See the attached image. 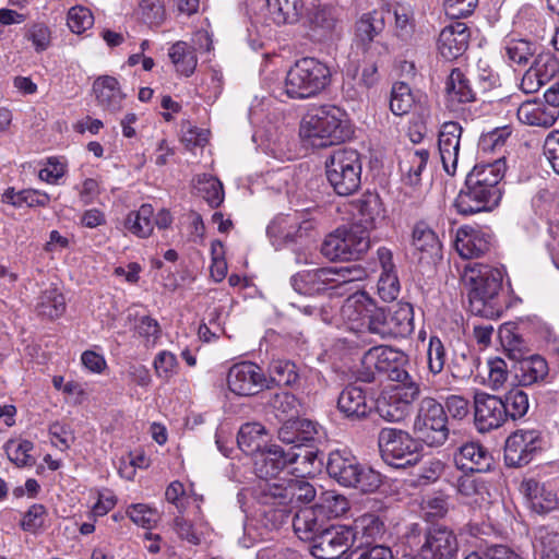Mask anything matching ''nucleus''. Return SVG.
<instances>
[{
    "label": "nucleus",
    "mask_w": 559,
    "mask_h": 559,
    "mask_svg": "<svg viewBox=\"0 0 559 559\" xmlns=\"http://www.w3.org/2000/svg\"><path fill=\"white\" fill-rule=\"evenodd\" d=\"M292 473H296L300 477L314 474L320 471L322 461L318 456V452L311 448L298 447L297 450L289 449Z\"/></svg>",
    "instance_id": "c9c22d12"
},
{
    "label": "nucleus",
    "mask_w": 559,
    "mask_h": 559,
    "mask_svg": "<svg viewBox=\"0 0 559 559\" xmlns=\"http://www.w3.org/2000/svg\"><path fill=\"white\" fill-rule=\"evenodd\" d=\"M377 71L378 69L376 64H367L362 69L361 75L356 84H353L350 81L344 82L343 92L352 99L360 97L367 90L377 83Z\"/></svg>",
    "instance_id": "3c124183"
},
{
    "label": "nucleus",
    "mask_w": 559,
    "mask_h": 559,
    "mask_svg": "<svg viewBox=\"0 0 559 559\" xmlns=\"http://www.w3.org/2000/svg\"><path fill=\"white\" fill-rule=\"evenodd\" d=\"M271 19L277 25L296 23L302 11V0H266Z\"/></svg>",
    "instance_id": "e433bc0d"
},
{
    "label": "nucleus",
    "mask_w": 559,
    "mask_h": 559,
    "mask_svg": "<svg viewBox=\"0 0 559 559\" xmlns=\"http://www.w3.org/2000/svg\"><path fill=\"white\" fill-rule=\"evenodd\" d=\"M445 91L447 104L452 111L464 112L466 110L464 106L476 100L471 81L459 68L452 69L445 83Z\"/></svg>",
    "instance_id": "b1692460"
},
{
    "label": "nucleus",
    "mask_w": 559,
    "mask_h": 559,
    "mask_svg": "<svg viewBox=\"0 0 559 559\" xmlns=\"http://www.w3.org/2000/svg\"><path fill=\"white\" fill-rule=\"evenodd\" d=\"M474 420L479 432L500 428L507 421L501 397L477 393L474 397Z\"/></svg>",
    "instance_id": "a211bd4d"
},
{
    "label": "nucleus",
    "mask_w": 559,
    "mask_h": 559,
    "mask_svg": "<svg viewBox=\"0 0 559 559\" xmlns=\"http://www.w3.org/2000/svg\"><path fill=\"white\" fill-rule=\"evenodd\" d=\"M454 463L464 472L486 473L495 464L491 453L478 442H467L454 453Z\"/></svg>",
    "instance_id": "4be33fe9"
},
{
    "label": "nucleus",
    "mask_w": 559,
    "mask_h": 559,
    "mask_svg": "<svg viewBox=\"0 0 559 559\" xmlns=\"http://www.w3.org/2000/svg\"><path fill=\"white\" fill-rule=\"evenodd\" d=\"M362 163L357 150L342 147L333 151L325 160V175L338 195L355 193L361 185Z\"/></svg>",
    "instance_id": "0eeeda50"
},
{
    "label": "nucleus",
    "mask_w": 559,
    "mask_h": 559,
    "mask_svg": "<svg viewBox=\"0 0 559 559\" xmlns=\"http://www.w3.org/2000/svg\"><path fill=\"white\" fill-rule=\"evenodd\" d=\"M38 313L49 319L61 317L66 311V300L56 288L44 290L37 304Z\"/></svg>",
    "instance_id": "a18cd8bd"
},
{
    "label": "nucleus",
    "mask_w": 559,
    "mask_h": 559,
    "mask_svg": "<svg viewBox=\"0 0 559 559\" xmlns=\"http://www.w3.org/2000/svg\"><path fill=\"white\" fill-rule=\"evenodd\" d=\"M345 312L350 319L359 320L362 328L381 340L405 338L415 329L414 309L408 302L381 308L369 299H357L347 302Z\"/></svg>",
    "instance_id": "f03ea898"
},
{
    "label": "nucleus",
    "mask_w": 559,
    "mask_h": 559,
    "mask_svg": "<svg viewBox=\"0 0 559 559\" xmlns=\"http://www.w3.org/2000/svg\"><path fill=\"white\" fill-rule=\"evenodd\" d=\"M429 151L425 148L409 150L400 162V170L406 185L416 187L421 181V171L426 168Z\"/></svg>",
    "instance_id": "f704fd0d"
},
{
    "label": "nucleus",
    "mask_w": 559,
    "mask_h": 559,
    "mask_svg": "<svg viewBox=\"0 0 559 559\" xmlns=\"http://www.w3.org/2000/svg\"><path fill=\"white\" fill-rule=\"evenodd\" d=\"M418 384L392 385L381 392L376 401V412L390 423L404 420L412 412L413 403L418 399Z\"/></svg>",
    "instance_id": "2eb2a0df"
},
{
    "label": "nucleus",
    "mask_w": 559,
    "mask_h": 559,
    "mask_svg": "<svg viewBox=\"0 0 559 559\" xmlns=\"http://www.w3.org/2000/svg\"><path fill=\"white\" fill-rule=\"evenodd\" d=\"M266 442L265 428L259 423L243 424L238 431V447L247 455L254 456L267 447Z\"/></svg>",
    "instance_id": "72a5a7b5"
},
{
    "label": "nucleus",
    "mask_w": 559,
    "mask_h": 559,
    "mask_svg": "<svg viewBox=\"0 0 559 559\" xmlns=\"http://www.w3.org/2000/svg\"><path fill=\"white\" fill-rule=\"evenodd\" d=\"M34 449L33 442L28 440L9 441L5 445V452L11 462L19 467L33 466L35 459L31 454Z\"/></svg>",
    "instance_id": "864d4df0"
},
{
    "label": "nucleus",
    "mask_w": 559,
    "mask_h": 559,
    "mask_svg": "<svg viewBox=\"0 0 559 559\" xmlns=\"http://www.w3.org/2000/svg\"><path fill=\"white\" fill-rule=\"evenodd\" d=\"M93 91L98 105L110 114L121 110L126 95L121 92L118 80L110 75L97 78L93 83Z\"/></svg>",
    "instance_id": "bb28decb"
},
{
    "label": "nucleus",
    "mask_w": 559,
    "mask_h": 559,
    "mask_svg": "<svg viewBox=\"0 0 559 559\" xmlns=\"http://www.w3.org/2000/svg\"><path fill=\"white\" fill-rule=\"evenodd\" d=\"M270 405L280 420H293L299 414V401L290 392L275 393L270 400Z\"/></svg>",
    "instance_id": "de8ad7c7"
},
{
    "label": "nucleus",
    "mask_w": 559,
    "mask_h": 559,
    "mask_svg": "<svg viewBox=\"0 0 559 559\" xmlns=\"http://www.w3.org/2000/svg\"><path fill=\"white\" fill-rule=\"evenodd\" d=\"M414 104L409 86L404 82H397L392 86L390 109L396 116H403L409 112Z\"/></svg>",
    "instance_id": "603ef678"
},
{
    "label": "nucleus",
    "mask_w": 559,
    "mask_h": 559,
    "mask_svg": "<svg viewBox=\"0 0 559 559\" xmlns=\"http://www.w3.org/2000/svg\"><path fill=\"white\" fill-rule=\"evenodd\" d=\"M504 57L510 66H526L537 52V45L523 38H508L503 45Z\"/></svg>",
    "instance_id": "ea45409f"
},
{
    "label": "nucleus",
    "mask_w": 559,
    "mask_h": 559,
    "mask_svg": "<svg viewBox=\"0 0 559 559\" xmlns=\"http://www.w3.org/2000/svg\"><path fill=\"white\" fill-rule=\"evenodd\" d=\"M270 379L277 385L293 386L299 379V373L295 362L286 359L272 360L269 366Z\"/></svg>",
    "instance_id": "c03bdc74"
},
{
    "label": "nucleus",
    "mask_w": 559,
    "mask_h": 559,
    "mask_svg": "<svg viewBox=\"0 0 559 559\" xmlns=\"http://www.w3.org/2000/svg\"><path fill=\"white\" fill-rule=\"evenodd\" d=\"M548 364L539 355L519 360L514 366L515 378L522 386H528L543 381L548 374Z\"/></svg>",
    "instance_id": "2f4dec72"
},
{
    "label": "nucleus",
    "mask_w": 559,
    "mask_h": 559,
    "mask_svg": "<svg viewBox=\"0 0 559 559\" xmlns=\"http://www.w3.org/2000/svg\"><path fill=\"white\" fill-rule=\"evenodd\" d=\"M423 538L421 543L420 532L416 527H412L407 534L408 543L419 546L425 556L432 559H457V538L447 526H428Z\"/></svg>",
    "instance_id": "4468645a"
},
{
    "label": "nucleus",
    "mask_w": 559,
    "mask_h": 559,
    "mask_svg": "<svg viewBox=\"0 0 559 559\" xmlns=\"http://www.w3.org/2000/svg\"><path fill=\"white\" fill-rule=\"evenodd\" d=\"M353 206L359 216L358 222L369 233L377 225L379 219L383 218V209L380 197L374 192H366L353 202Z\"/></svg>",
    "instance_id": "7c9ffc66"
},
{
    "label": "nucleus",
    "mask_w": 559,
    "mask_h": 559,
    "mask_svg": "<svg viewBox=\"0 0 559 559\" xmlns=\"http://www.w3.org/2000/svg\"><path fill=\"white\" fill-rule=\"evenodd\" d=\"M333 276L332 267L305 270L293 275L290 284L298 294L314 296L335 289Z\"/></svg>",
    "instance_id": "aec40b11"
},
{
    "label": "nucleus",
    "mask_w": 559,
    "mask_h": 559,
    "mask_svg": "<svg viewBox=\"0 0 559 559\" xmlns=\"http://www.w3.org/2000/svg\"><path fill=\"white\" fill-rule=\"evenodd\" d=\"M531 68H533L534 71H536L538 76L546 84L558 72L559 63L550 52H540V53L536 52L535 59H534Z\"/></svg>",
    "instance_id": "4d7b16f0"
},
{
    "label": "nucleus",
    "mask_w": 559,
    "mask_h": 559,
    "mask_svg": "<svg viewBox=\"0 0 559 559\" xmlns=\"http://www.w3.org/2000/svg\"><path fill=\"white\" fill-rule=\"evenodd\" d=\"M469 29L463 22L455 21L445 26L438 39L440 55L447 60H454L463 55L468 46Z\"/></svg>",
    "instance_id": "5701e85b"
},
{
    "label": "nucleus",
    "mask_w": 559,
    "mask_h": 559,
    "mask_svg": "<svg viewBox=\"0 0 559 559\" xmlns=\"http://www.w3.org/2000/svg\"><path fill=\"white\" fill-rule=\"evenodd\" d=\"M507 420L522 418L528 411V395L521 389H513L501 397Z\"/></svg>",
    "instance_id": "8fccbe9b"
},
{
    "label": "nucleus",
    "mask_w": 559,
    "mask_h": 559,
    "mask_svg": "<svg viewBox=\"0 0 559 559\" xmlns=\"http://www.w3.org/2000/svg\"><path fill=\"white\" fill-rule=\"evenodd\" d=\"M377 286L383 301L391 302L399 297L401 285L397 274H380Z\"/></svg>",
    "instance_id": "e2e57ef3"
},
{
    "label": "nucleus",
    "mask_w": 559,
    "mask_h": 559,
    "mask_svg": "<svg viewBox=\"0 0 559 559\" xmlns=\"http://www.w3.org/2000/svg\"><path fill=\"white\" fill-rule=\"evenodd\" d=\"M412 245L417 251L430 255L437 254L440 250V241L437 235L425 223L415 225L412 234Z\"/></svg>",
    "instance_id": "49530a36"
},
{
    "label": "nucleus",
    "mask_w": 559,
    "mask_h": 559,
    "mask_svg": "<svg viewBox=\"0 0 559 559\" xmlns=\"http://www.w3.org/2000/svg\"><path fill=\"white\" fill-rule=\"evenodd\" d=\"M337 408L346 418L360 420L370 414L372 406L367 403L361 388L347 385L338 396Z\"/></svg>",
    "instance_id": "cd10ccee"
},
{
    "label": "nucleus",
    "mask_w": 559,
    "mask_h": 559,
    "mask_svg": "<svg viewBox=\"0 0 559 559\" xmlns=\"http://www.w3.org/2000/svg\"><path fill=\"white\" fill-rule=\"evenodd\" d=\"M401 358V352L390 346H374L368 349L362 358V362L368 367H373L379 373H386Z\"/></svg>",
    "instance_id": "4c0bfd02"
},
{
    "label": "nucleus",
    "mask_w": 559,
    "mask_h": 559,
    "mask_svg": "<svg viewBox=\"0 0 559 559\" xmlns=\"http://www.w3.org/2000/svg\"><path fill=\"white\" fill-rule=\"evenodd\" d=\"M331 82L330 68L320 60L306 57L297 60L286 74L285 94L293 99L319 95Z\"/></svg>",
    "instance_id": "39448f33"
},
{
    "label": "nucleus",
    "mask_w": 559,
    "mask_h": 559,
    "mask_svg": "<svg viewBox=\"0 0 559 559\" xmlns=\"http://www.w3.org/2000/svg\"><path fill=\"white\" fill-rule=\"evenodd\" d=\"M518 118L524 124L550 128L559 118V109L548 108L543 103L524 102L518 109Z\"/></svg>",
    "instance_id": "c756f323"
},
{
    "label": "nucleus",
    "mask_w": 559,
    "mask_h": 559,
    "mask_svg": "<svg viewBox=\"0 0 559 559\" xmlns=\"http://www.w3.org/2000/svg\"><path fill=\"white\" fill-rule=\"evenodd\" d=\"M427 358L428 368L432 373L438 374L443 370L447 360V354L444 345L438 336H431L429 338Z\"/></svg>",
    "instance_id": "13d9d810"
},
{
    "label": "nucleus",
    "mask_w": 559,
    "mask_h": 559,
    "mask_svg": "<svg viewBox=\"0 0 559 559\" xmlns=\"http://www.w3.org/2000/svg\"><path fill=\"white\" fill-rule=\"evenodd\" d=\"M449 512V498L442 495L424 499L418 511L420 519L431 524L447 520Z\"/></svg>",
    "instance_id": "79ce46f5"
},
{
    "label": "nucleus",
    "mask_w": 559,
    "mask_h": 559,
    "mask_svg": "<svg viewBox=\"0 0 559 559\" xmlns=\"http://www.w3.org/2000/svg\"><path fill=\"white\" fill-rule=\"evenodd\" d=\"M370 248V233L361 224L340 227L325 237L321 253L329 260H358Z\"/></svg>",
    "instance_id": "9d476101"
},
{
    "label": "nucleus",
    "mask_w": 559,
    "mask_h": 559,
    "mask_svg": "<svg viewBox=\"0 0 559 559\" xmlns=\"http://www.w3.org/2000/svg\"><path fill=\"white\" fill-rule=\"evenodd\" d=\"M449 419L444 406L433 397L420 400L413 423V433L427 447H442L449 439Z\"/></svg>",
    "instance_id": "6e6552de"
},
{
    "label": "nucleus",
    "mask_w": 559,
    "mask_h": 559,
    "mask_svg": "<svg viewBox=\"0 0 559 559\" xmlns=\"http://www.w3.org/2000/svg\"><path fill=\"white\" fill-rule=\"evenodd\" d=\"M177 367L176 356L167 350L160 352L154 359V368L159 378L169 379Z\"/></svg>",
    "instance_id": "69168bd1"
},
{
    "label": "nucleus",
    "mask_w": 559,
    "mask_h": 559,
    "mask_svg": "<svg viewBox=\"0 0 559 559\" xmlns=\"http://www.w3.org/2000/svg\"><path fill=\"white\" fill-rule=\"evenodd\" d=\"M544 154L555 173L559 175V130L551 131L544 142Z\"/></svg>",
    "instance_id": "338daca9"
},
{
    "label": "nucleus",
    "mask_w": 559,
    "mask_h": 559,
    "mask_svg": "<svg viewBox=\"0 0 559 559\" xmlns=\"http://www.w3.org/2000/svg\"><path fill=\"white\" fill-rule=\"evenodd\" d=\"M506 169V162L502 158L489 164L475 165L454 200L457 213L469 216L490 212L498 206L503 193L501 181Z\"/></svg>",
    "instance_id": "f257e3e1"
},
{
    "label": "nucleus",
    "mask_w": 559,
    "mask_h": 559,
    "mask_svg": "<svg viewBox=\"0 0 559 559\" xmlns=\"http://www.w3.org/2000/svg\"><path fill=\"white\" fill-rule=\"evenodd\" d=\"M317 512L321 522L347 519V514L360 524H384L388 521L386 509L379 506L377 501L368 500L360 509L353 510L346 497L333 491L322 493L317 503Z\"/></svg>",
    "instance_id": "1a4fd4ad"
},
{
    "label": "nucleus",
    "mask_w": 559,
    "mask_h": 559,
    "mask_svg": "<svg viewBox=\"0 0 559 559\" xmlns=\"http://www.w3.org/2000/svg\"><path fill=\"white\" fill-rule=\"evenodd\" d=\"M535 538L542 546V559H559V533L548 532L542 526Z\"/></svg>",
    "instance_id": "052dcab7"
},
{
    "label": "nucleus",
    "mask_w": 559,
    "mask_h": 559,
    "mask_svg": "<svg viewBox=\"0 0 559 559\" xmlns=\"http://www.w3.org/2000/svg\"><path fill=\"white\" fill-rule=\"evenodd\" d=\"M253 466L255 475L262 481H272L281 471L290 466L289 451L276 444L267 445L254 455Z\"/></svg>",
    "instance_id": "412c9836"
},
{
    "label": "nucleus",
    "mask_w": 559,
    "mask_h": 559,
    "mask_svg": "<svg viewBox=\"0 0 559 559\" xmlns=\"http://www.w3.org/2000/svg\"><path fill=\"white\" fill-rule=\"evenodd\" d=\"M153 216V206L151 204H142L138 211H132L128 214L124 227L140 238L148 237L154 229Z\"/></svg>",
    "instance_id": "a19ab883"
},
{
    "label": "nucleus",
    "mask_w": 559,
    "mask_h": 559,
    "mask_svg": "<svg viewBox=\"0 0 559 559\" xmlns=\"http://www.w3.org/2000/svg\"><path fill=\"white\" fill-rule=\"evenodd\" d=\"M198 190L212 207L219 206L224 201V189L222 182L213 177L204 176L199 179Z\"/></svg>",
    "instance_id": "6e6d98bb"
},
{
    "label": "nucleus",
    "mask_w": 559,
    "mask_h": 559,
    "mask_svg": "<svg viewBox=\"0 0 559 559\" xmlns=\"http://www.w3.org/2000/svg\"><path fill=\"white\" fill-rule=\"evenodd\" d=\"M539 430L520 429L510 435L504 445V462L510 467L527 465L544 448Z\"/></svg>",
    "instance_id": "dca6fc26"
},
{
    "label": "nucleus",
    "mask_w": 559,
    "mask_h": 559,
    "mask_svg": "<svg viewBox=\"0 0 559 559\" xmlns=\"http://www.w3.org/2000/svg\"><path fill=\"white\" fill-rule=\"evenodd\" d=\"M168 56L177 72L186 76H190L194 72L198 58L193 46L179 40L169 48Z\"/></svg>",
    "instance_id": "58836bf2"
},
{
    "label": "nucleus",
    "mask_w": 559,
    "mask_h": 559,
    "mask_svg": "<svg viewBox=\"0 0 559 559\" xmlns=\"http://www.w3.org/2000/svg\"><path fill=\"white\" fill-rule=\"evenodd\" d=\"M378 445L388 465L405 467L417 462L418 440L405 430L382 428L378 435Z\"/></svg>",
    "instance_id": "ddd939ff"
},
{
    "label": "nucleus",
    "mask_w": 559,
    "mask_h": 559,
    "mask_svg": "<svg viewBox=\"0 0 559 559\" xmlns=\"http://www.w3.org/2000/svg\"><path fill=\"white\" fill-rule=\"evenodd\" d=\"M384 26V15L381 11L372 10L362 13L356 22V39L364 48H368L374 38L383 32Z\"/></svg>",
    "instance_id": "473e14b6"
},
{
    "label": "nucleus",
    "mask_w": 559,
    "mask_h": 559,
    "mask_svg": "<svg viewBox=\"0 0 559 559\" xmlns=\"http://www.w3.org/2000/svg\"><path fill=\"white\" fill-rule=\"evenodd\" d=\"M326 472L341 486L353 487L362 492H372L381 484L380 474L362 466L347 451H332L326 460Z\"/></svg>",
    "instance_id": "423d86ee"
},
{
    "label": "nucleus",
    "mask_w": 559,
    "mask_h": 559,
    "mask_svg": "<svg viewBox=\"0 0 559 559\" xmlns=\"http://www.w3.org/2000/svg\"><path fill=\"white\" fill-rule=\"evenodd\" d=\"M492 237L472 227H461L456 233L455 249L463 259H476L490 251Z\"/></svg>",
    "instance_id": "393cba45"
},
{
    "label": "nucleus",
    "mask_w": 559,
    "mask_h": 559,
    "mask_svg": "<svg viewBox=\"0 0 559 559\" xmlns=\"http://www.w3.org/2000/svg\"><path fill=\"white\" fill-rule=\"evenodd\" d=\"M228 389L240 396H250L269 388V380L255 364L243 361L235 364L227 373Z\"/></svg>",
    "instance_id": "f3484780"
},
{
    "label": "nucleus",
    "mask_w": 559,
    "mask_h": 559,
    "mask_svg": "<svg viewBox=\"0 0 559 559\" xmlns=\"http://www.w3.org/2000/svg\"><path fill=\"white\" fill-rule=\"evenodd\" d=\"M127 514L134 524H156L159 521L158 511L144 503L130 506Z\"/></svg>",
    "instance_id": "680f3d73"
},
{
    "label": "nucleus",
    "mask_w": 559,
    "mask_h": 559,
    "mask_svg": "<svg viewBox=\"0 0 559 559\" xmlns=\"http://www.w3.org/2000/svg\"><path fill=\"white\" fill-rule=\"evenodd\" d=\"M478 0H443L445 14L452 20H459L471 15Z\"/></svg>",
    "instance_id": "0e129e2a"
},
{
    "label": "nucleus",
    "mask_w": 559,
    "mask_h": 559,
    "mask_svg": "<svg viewBox=\"0 0 559 559\" xmlns=\"http://www.w3.org/2000/svg\"><path fill=\"white\" fill-rule=\"evenodd\" d=\"M466 559H525L523 556L504 545H493L486 549L483 556L476 554Z\"/></svg>",
    "instance_id": "774afa93"
},
{
    "label": "nucleus",
    "mask_w": 559,
    "mask_h": 559,
    "mask_svg": "<svg viewBox=\"0 0 559 559\" xmlns=\"http://www.w3.org/2000/svg\"><path fill=\"white\" fill-rule=\"evenodd\" d=\"M521 492L526 497L531 510L537 514H546L557 508L558 499L554 490L535 479L524 480Z\"/></svg>",
    "instance_id": "a878e982"
},
{
    "label": "nucleus",
    "mask_w": 559,
    "mask_h": 559,
    "mask_svg": "<svg viewBox=\"0 0 559 559\" xmlns=\"http://www.w3.org/2000/svg\"><path fill=\"white\" fill-rule=\"evenodd\" d=\"M342 530L335 531V526H329L321 530L317 539L313 555L324 557H335L343 554L347 548L361 549L369 546L371 532L379 526H340Z\"/></svg>",
    "instance_id": "9b49d317"
},
{
    "label": "nucleus",
    "mask_w": 559,
    "mask_h": 559,
    "mask_svg": "<svg viewBox=\"0 0 559 559\" xmlns=\"http://www.w3.org/2000/svg\"><path fill=\"white\" fill-rule=\"evenodd\" d=\"M255 497L264 504L310 503L317 495L316 488L301 478L262 481L254 488Z\"/></svg>",
    "instance_id": "f8f14e48"
},
{
    "label": "nucleus",
    "mask_w": 559,
    "mask_h": 559,
    "mask_svg": "<svg viewBox=\"0 0 559 559\" xmlns=\"http://www.w3.org/2000/svg\"><path fill=\"white\" fill-rule=\"evenodd\" d=\"M139 13L142 21L150 27L162 25L166 19L163 0H140Z\"/></svg>",
    "instance_id": "5fc2aeb1"
},
{
    "label": "nucleus",
    "mask_w": 559,
    "mask_h": 559,
    "mask_svg": "<svg viewBox=\"0 0 559 559\" xmlns=\"http://www.w3.org/2000/svg\"><path fill=\"white\" fill-rule=\"evenodd\" d=\"M94 24L92 12L84 7H73L68 12V26L75 33L81 34L91 28Z\"/></svg>",
    "instance_id": "bf43d9fd"
},
{
    "label": "nucleus",
    "mask_w": 559,
    "mask_h": 559,
    "mask_svg": "<svg viewBox=\"0 0 559 559\" xmlns=\"http://www.w3.org/2000/svg\"><path fill=\"white\" fill-rule=\"evenodd\" d=\"M314 228L312 219L289 222L288 217H280L267 226V234L278 237L286 243L297 242L299 239L309 236Z\"/></svg>",
    "instance_id": "c85d7f7f"
},
{
    "label": "nucleus",
    "mask_w": 559,
    "mask_h": 559,
    "mask_svg": "<svg viewBox=\"0 0 559 559\" xmlns=\"http://www.w3.org/2000/svg\"><path fill=\"white\" fill-rule=\"evenodd\" d=\"M334 273L333 281L335 290L340 294L348 293L353 289V283L361 281L366 277V270L358 264L348 266L332 267Z\"/></svg>",
    "instance_id": "09e8293b"
},
{
    "label": "nucleus",
    "mask_w": 559,
    "mask_h": 559,
    "mask_svg": "<svg viewBox=\"0 0 559 559\" xmlns=\"http://www.w3.org/2000/svg\"><path fill=\"white\" fill-rule=\"evenodd\" d=\"M395 17V35L403 41H408L415 31L414 10L408 2H395L392 4Z\"/></svg>",
    "instance_id": "37998d69"
},
{
    "label": "nucleus",
    "mask_w": 559,
    "mask_h": 559,
    "mask_svg": "<svg viewBox=\"0 0 559 559\" xmlns=\"http://www.w3.org/2000/svg\"><path fill=\"white\" fill-rule=\"evenodd\" d=\"M463 128L456 121L443 122L438 134V148L444 171L453 176L456 171Z\"/></svg>",
    "instance_id": "6ab92c4d"
},
{
    "label": "nucleus",
    "mask_w": 559,
    "mask_h": 559,
    "mask_svg": "<svg viewBox=\"0 0 559 559\" xmlns=\"http://www.w3.org/2000/svg\"><path fill=\"white\" fill-rule=\"evenodd\" d=\"M300 136L313 147H326L348 140L353 130L346 112L333 105L310 110L301 120Z\"/></svg>",
    "instance_id": "20e7f679"
},
{
    "label": "nucleus",
    "mask_w": 559,
    "mask_h": 559,
    "mask_svg": "<svg viewBox=\"0 0 559 559\" xmlns=\"http://www.w3.org/2000/svg\"><path fill=\"white\" fill-rule=\"evenodd\" d=\"M502 273L499 269L478 262L465 265L463 281L467 289L468 309L472 314L498 319L503 313Z\"/></svg>",
    "instance_id": "7ed1b4c3"
}]
</instances>
